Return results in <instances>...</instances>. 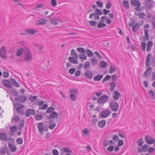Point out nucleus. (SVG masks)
Returning a JSON list of instances; mask_svg holds the SVG:
<instances>
[{"mask_svg":"<svg viewBox=\"0 0 155 155\" xmlns=\"http://www.w3.org/2000/svg\"><path fill=\"white\" fill-rule=\"evenodd\" d=\"M26 51L24 54V59L26 61L30 62L32 59V55L29 49L25 48Z\"/></svg>","mask_w":155,"mask_h":155,"instance_id":"1","label":"nucleus"},{"mask_svg":"<svg viewBox=\"0 0 155 155\" xmlns=\"http://www.w3.org/2000/svg\"><path fill=\"white\" fill-rule=\"evenodd\" d=\"M109 106L110 107L111 109L114 112L117 111L119 109L118 104L117 102L114 101L110 102Z\"/></svg>","mask_w":155,"mask_h":155,"instance_id":"2","label":"nucleus"},{"mask_svg":"<svg viewBox=\"0 0 155 155\" xmlns=\"http://www.w3.org/2000/svg\"><path fill=\"white\" fill-rule=\"evenodd\" d=\"M38 124V131L41 133V134H43V131L45 130V131H47L48 130L47 128H46V130L44 128L43 126L44 124L42 122L38 123L37 124Z\"/></svg>","mask_w":155,"mask_h":155,"instance_id":"3","label":"nucleus"},{"mask_svg":"<svg viewBox=\"0 0 155 155\" xmlns=\"http://www.w3.org/2000/svg\"><path fill=\"white\" fill-rule=\"evenodd\" d=\"M0 56L3 59H6V50L4 46H3L0 49Z\"/></svg>","mask_w":155,"mask_h":155,"instance_id":"4","label":"nucleus"},{"mask_svg":"<svg viewBox=\"0 0 155 155\" xmlns=\"http://www.w3.org/2000/svg\"><path fill=\"white\" fill-rule=\"evenodd\" d=\"M109 97L107 95H103L98 99L97 102L100 104L106 102L108 99Z\"/></svg>","mask_w":155,"mask_h":155,"instance_id":"5","label":"nucleus"},{"mask_svg":"<svg viewBox=\"0 0 155 155\" xmlns=\"http://www.w3.org/2000/svg\"><path fill=\"white\" fill-rule=\"evenodd\" d=\"M146 141L148 144H152L155 142L154 139L152 137L147 136L145 137Z\"/></svg>","mask_w":155,"mask_h":155,"instance_id":"6","label":"nucleus"},{"mask_svg":"<svg viewBox=\"0 0 155 155\" xmlns=\"http://www.w3.org/2000/svg\"><path fill=\"white\" fill-rule=\"evenodd\" d=\"M110 114V110L107 109L101 112L100 116L102 118L107 117Z\"/></svg>","mask_w":155,"mask_h":155,"instance_id":"7","label":"nucleus"},{"mask_svg":"<svg viewBox=\"0 0 155 155\" xmlns=\"http://www.w3.org/2000/svg\"><path fill=\"white\" fill-rule=\"evenodd\" d=\"M27 99L26 96H20L15 98V100L18 102L24 103L26 100Z\"/></svg>","mask_w":155,"mask_h":155,"instance_id":"8","label":"nucleus"},{"mask_svg":"<svg viewBox=\"0 0 155 155\" xmlns=\"http://www.w3.org/2000/svg\"><path fill=\"white\" fill-rule=\"evenodd\" d=\"M10 87H12V85L16 87H19L20 86L19 84L13 78L10 79Z\"/></svg>","mask_w":155,"mask_h":155,"instance_id":"9","label":"nucleus"},{"mask_svg":"<svg viewBox=\"0 0 155 155\" xmlns=\"http://www.w3.org/2000/svg\"><path fill=\"white\" fill-rule=\"evenodd\" d=\"M5 151L7 154H8V153L9 152L7 146H5L4 147H1L0 148V155H2L3 154H5Z\"/></svg>","mask_w":155,"mask_h":155,"instance_id":"10","label":"nucleus"},{"mask_svg":"<svg viewBox=\"0 0 155 155\" xmlns=\"http://www.w3.org/2000/svg\"><path fill=\"white\" fill-rule=\"evenodd\" d=\"M48 21L46 19L44 18L41 19L36 21V23L38 25H44Z\"/></svg>","mask_w":155,"mask_h":155,"instance_id":"11","label":"nucleus"},{"mask_svg":"<svg viewBox=\"0 0 155 155\" xmlns=\"http://www.w3.org/2000/svg\"><path fill=\"white\" fill-rule=\"evenodd\" d=\"M58 115L56 111H53L50 114L48 118V119H50L51 118L56 119L58 118Z\"/></svg>","mask_w":155,"mask_h":155,"instance_id":"12","label":"nucleus"},{"mask_svg":"<svg viewBox=\"0 0 155 155\" xmlns=\"http://www.w3.org/2000/svg\"><path fill=\"white\" fill-rule=\"evenodd\" d=\"M35 111L34 109H28L27 110L26 112V116L27 117H28L31 115H34L35 114Z\"/></svg>","mask_w":155,"mask_h":155,"instance_id":"13","label":"nucleus"},{"mask_svg":"<svg viewBox=\"0 0 155 155\" xmlns=\"http://www.w3.org/2000/svg\"><path fill=\"white\" fill-rule=\"evenodd\" d=\"M152 90H150L148 91V93L150 98L152 100H153L155 99V94Z\"/></svg>","mask_w":155,"mask_h":155,"instance_id":"14","label":"nucleus"},{"mask_svg":"<svg viewBox=\"0 0 155 155\" xmlns=\"http://www.w3.org/2000/svg\"><path fill=\"white\" fill-rule=\"evenodd\" d=\"M89 18L92 20H97L99 18V16L95 13H94L90 15Z\"/></svg>","mask_w":155,"mask_h":155,"instance_id":"15","label":"nucleus"},{"mask_svg":"<svg viewBox=\"0 0 155 155\" xmlns=\"http://www.w3.org/2000/svg\"><path fill=\"white\" fill-rule=\"evenodd\" d=\"M9 88V89L8 90H7L5 89V90L6 91L7 93H11L15 96H18V94L16 91L14 89H9L11 88Z\"/></svg>","mask_w":155,"mask_h":155,"instance_id":"16","label":"nucleus"},{"mask_svg":"<svg viewBox=\"0 0 155 155\" xmlns=\"http://www.w3.org/2000/svg\"><path fill=\"white\" fill-rule=\"evenodd\" d=\"M2 84L3 86L6 87H10V79L9 80L7 79L3 80L2 81Z\"/></svg>","mask_w":155,"mask_h":155,"instance_id":"17","label":"nucleus"},{"mask_svg":"<svg viewBox=\"0 0 155 155\" xmlns=\"http://www.w3.org/2000/svg\"><path fill=\"white\" fill-rule=\"evenodd\" d=\"M0 139L3 140L7 141L9 140V139L7 138L6 134L2 132L0 133Z\"/></svg>","mask_w":155,"mask_h":155,"instance_id":"18","label":"nucleus"},{"mask_svg":"<svg viewBox=\"0 0 155 155\" xmlns=\"http://www.w3.org/2000/svg\"><path fill=\"white\" fill-rule=\"evenodd\" d=\"M8 147L10 150L12 152H15L16 150V147L15 145L11 143H9Z\"/></svg>","mask_w":155,"mask_h":155,"instance_id":"19","label":"nucleus"},{"mask_svg":"<svg viewBox=\"0 0 155 155\" xmlns=\"http://www.w3.org/2000/svg\"><path fill=\"white\" fill-rule=\"evenodd\" d=\"M25 48H21L18 50L17 52L16 55L18 57H20L22 54L23 53H24L25 51Z\"/></svg>","mask_w":155,"mask_h":155,"instance_id":"20","label":"nucleus"},{"mask_svg":"<svg viewBox=\"0 0 155 155\" xmlns=\"http://www.w3.org/2000/svg\"><path fill=\"white\" fill-rule=\"evenodd\" d=\"M84 75L85 76L89 79H91L92 78L93 76L92 73L88 71H87L85 73Z\"/></svg>","mask_w":155,"mask_h":155,"instance_id":"21","label":"nucleus"},{"mask_svg":"<svg viewBox=\"0 0 155 155\" xmlns=\"http://www.w3.org/2000/svg\"><path fill=\"white\" fill-rule=\"evenodd\" d=\"M151 57L152 55L150 54H148L147 56V58L146 61V65L147 67H149L150 65L149 63Z\"/></svg>","mask_w":155,"mask_h":155,"instance_id":"22","label":"nucleus"},{"mask_svg":"<svg viewBox=\"0 0 155 155\" xmlns=\"http://www.w3.org/2000/svg\"><path fill=\"white\" fill-rule=\"evenodd\" d=\"M14 105L15 108H16V110L23 108L24 107L23 104L19 103H15L14 104Z\"/></svg>","mask_w":155,"mask_h":155,"instance_id":"23","label":"nucleus"},{"mask_svg":"<svg viewBox=\"0 0 155 155\" xmlns=\"http://www.w3.org/2000/svg\"><path fill=\"white\" fill-rule=\"evenodd\" d=\"M131 4L134 6H140L141 5L139 1L137 0H133L131 2Z\"/></svg>","mask_w":155,"mask_h":155,"instance_id":"24","label":"nucleus"},{"mask_svg":"<svg viewBox=\"0 0 155 155\" xmlns=\"http://www.w3.org/2000/svg\"><path fill=\"white\" fill-rule=\"evenodd\" d=\"M106 124V121L104 120H102L98 123V126L100 128H103Z\"/></svg>","mask_w":155,"mask_h":155,"instance_id":"25","label":"nucleus"},{"mask_svg":"<svg viewBox=\"0 0 155 155\" xmlns=\"http://www.w3.org/2000/svg\"><path fill=\"white\" fill-rule=\"evenodd\" d=\"M120 94L117 91H115L113 96V98L116 100H118L119 97L120 96Z\"/></svg>","mask_w":155,"mask_h":155,"instance_id":"26","label":"nucleus"},{"mask_svg":"<svg viewBox=\"0 0 155 155\" xmlns=\"http://www.w3.org/2000/svg\"><path fill=\"white\" fill-rule=\"evenodd\" d=\"M103 77V75L98 74L94 76V77L93 79L94 81H99Z\"/></svg>","mask_w":155,"mask_h":155,"instance_id":"27","label":"nucleus"},{"mask_svg":"<svg viewBox=\"0 0 155 155\" xmlns=\"http://www.w3.org/2000/svg\"><path fill=\"white\" fill-rule=\"evenodd\" d=\"M152 5V1L151 0H148L146 2V7L149 8H150Z\"/></svg>","mask_w":155,"mask_h":155,"instance_id":"28","label":"nucleus"},{"mask_svg":"<svg viewBox=\"0 0 155 155\" xmlns=\"http://www.w3.org/2000/svg\"><path fill=\"white\" fill-rule=\"evenodd\" d=\"M140 27V25L139 23H137L135 25H134L132 28V31L133 32L136 31L139 29Z\"/></svg>","mask_w":155,"mask_h":155,"instance_id":"29","label":"nucleus"},{"mask_svg":"<svg viewBox=\"0 0 155 155\" xmlns=\"http://www.w3.org/2000/svg\"><path fill=\"white\" fill-rule=\"evenodd\" d=\"M76 59L73 57H69V61L75 64H77L78 63V60Z\"/></svg>","mask_w":155,"mask_h":155,"instance_id":"30","label":"nucleus"},{"mask_svg":"<svg viewBox=\"0 0 155 155\" xmlns=\"http://www.w3.org/2000/svg\"><path fill=\"white\" fill-rule=\"evenodd\" d=\"M58 20L55 18H52L50 19V23H51V24L56 25H57L58 24V22H57V21Z\"/></svg>","mask_w":155,"mask_h":155,"instance_id":"31","label":"nucleus"},{"mask_svg":"<svg viewBox=\"0 0 155 155\" xmlns=\"http://www.w3.org/2000/svg\"><path fill=\"white\" fill-rule=\"evenodd\" d=\"M149 31L147 30L144 31L145 33V38H144V41H145V39L147 41H148L149 39V35H148Z\"/></svg>","mask_w":155,"mask_h":155,"instance_id":"32","label":"nucleus"},{"mask_svg":"<svg viewBox=\"0 0 155 155\" xmlns=\"http://www.w3.org/2000/svg\"><path fill=\"white\" fill-rule=\"evenodd\" d=\"M86 52L88 57H93L94 55L93 52L89 49L87 50Z\"/></svg>","mask_w":155,"mask_h":155,"instance_id":"33","label":"nucleus"},{"mask_svg":"<svg viewBox=\"0 0 155 155\" xmlns=\"http://www.w3.org/2000/svg\"><path fill=\"white\" fill-rule=\"evenodd\" d=\"M21 122L18 126V129L20 130H22L24 126V120H21Z\"/></svg>","mask_w":155,"mask_h":155,"instance_id":"34","label":"nucleus"},{"mask_svg":"<svg viewBox=\"0 0 155 155\" xmlns=\"http://www.w3.org/2000/svg\"><path fill=\"white\" fill-rule=\"evenodd\" d=\"M152 68H147V70L145 71L144 75L145 76H147L150 73L151 71Z\"/></svg>","mask_w":155,"mask_h":155,"instance_id":"35","label":"nucleus"},{"mask_svg":"<svg viewBox=\"0 0 155 155\" xmlns=\"http://www.w3.org/2000/svg\"><path fill=\"white\" fill-rule=\"evenodd\" d=\"M91 63L93 65H96L97 63V60L95 57H93L91 59Z\"/></svg>","mask_w":155,"mask_h":155,"instance_id":"36","label":"nucleus"},{"mask_svg":"<svg viewBox=\"0 0 155 155\" xmlns=\"http://www.w3.org/2000/svg\"><path fill=\"white\" fill-rule=\"evenodd\" d=\"M37 97L36 96H31L30 97L28 98V100L31 101V102H33L35 100L37 99Z\"/></svg>","mask_w":155,"mask_h":155,"instance_id":"37","label":"nucleus"},{"mask_svg":"<svg viewBox=\"0 0 155 155\" xmlns=\"http://www.w3.org/2000/svg\"><path fill=\"white\" fill-rule=\"evenodd\" d=\"M19 117L17 115H15L13 117L12 120H13L15 122L17 123L19 120Z\"/></svg>","mask_w":155,"mask_h":155,"instance_id":"38","label":"nucleus"},{"mask_svg":"<svg viewBox=\"0 0 155 155\" xmlns=\"http://www.w3.org/2000/svg\"><path fill=\"white\" fill-rule=\"evenodd\" d=\"M79 57L80 59L83 60H86L87 59V57L85 53L80 54L79 55Z\"/></svg>","mask_w":155,"mask_h":155,"instance_id":"39","label":"nucleus"},{"mask_svg":"<svg viewBox=\"0 0 155 155\" xmlns=\"http://www.w3.org/2000/svg\"><path fill=\"white\" fill-rule=\"evenodd\" d=\"M143 142L144 141L143 139L142 138L139 139L137 141L138 145L140 147H141L142 146V144L143 143Z\"/></svg>","mask_w":155,"mask_h":155,"instance_id":"40","label":"nucleus"},{"mask_svg":"<svg viewBox=\"0 0 155 155\" xmlns=\"http://www.w3.org/2000/svg\"><path fill=\"white\" fill-rule=\"evenodd\" d=\"M84 66L85 69L90 68V65L89 62L87 61L85 62L84 64Z\"/></svg>","mask_w":155,"mask_h":155,"instance_id":"41","label":"nucleus"},{"mask_svg":"<svg viewBox=\"0 0 155 155\" xmlns=\"http://www.w3.org/2000/svg\"><path fill=\"white\" fill-rule=\"evenodd\" d=\"M70 97L71 100L74 101L76 100V94L74 93H71Z\"/></svg>","mask_w":155,"mask_h":155,"instance_id":"42","label":"nucleus"},{"mask_svg":"<svg viewBox=\"0 0 155 155\" xmlns=\"http://www.w3.org/2000/svg\"><path fill=\"white\" fill-rule=\"evenodd\" d=\"M137 15L140 18L143 19L145 16V15L144 12H142L137 14Z\"/></svg>","mask_w":155,"mask_h":155,"instance_id":"43","label":"nucleus"},{"mask_svg":"<svg viewBox=\"0 0 155 155\" xmlns=\"http://www.w3.org/2000/svg\"><path fill=\"white\" fill-rule=\"evenodd\" d=\"M146 44L145 42H143L141 43V47L143 49V51L144 52L145 51L146 48Z\"/></svg>","mask_w":155,"mask_h":155,"instance_id":"44","label":"nucleus"},{"mask_svg":"<svg viewBox=\"0 0 155 155\" xmlns=\"http://www.w3.org/2000/svg\"><path fill=\"white\" fill-rule=\"evenodd\" d=\"M35 119L36 120H39L42 119V116L41 114H38L35 116Z\"/></svg>","mask_w":155,"mask_h":155,"instance_id":"45","label":"nucleus"},{"mask_svg":"<svg viewBox=\"0 0 155 155\" xmlns=\"http://www.w3.org/2000/svg\"><path fill=\"white\" fill-rule=\"evenodd\" d=\"M106 25L104 23H102L101 22H99L97 25V27L99 28H102L105 27Z\"/></svg>","mask_w":155,"mask_h":155,"instance_id":"46","label":"nucleus"},{"mask_svg":"<svg viewBox=\"0 0 155 155\" xmlns=\"http://www.w3.org/2000/svg\"><path fill=\"white\" fill-rule=\"evenodd\" d=\"M77 50L78 51L81 53V54L85 53V50L83 48H77Z\"/></svg>","mask_w":155,"mask_h":155,"instance_id":"47","label":"nucleus"},{"mask_svg":"<svg viewBox=\"0 0 155 155\" xmlns=\"http://www.w3.org/2000/svg\"><path fill=\"white\" fill-rule=\"evenodd\" d=\"M123 4L126 8H129V3L125 1H123Z\"/></svg>","mask_w":155,"mask_h":155,"instance_id":"48","label":"nucleus"},{"mask_svg":"<svg viewBox=\"0 0 155 155\" xmlns=\"http://www.w3.org/2000/svg\"><path fill=\"white\" fill-rule=\"evenodd\" d=\"M95 13L97 14L98 15H102L103 13L102 12V10L100 9H99L98 8H97L95 10Z\"/></svg>","mask_w":155,"mask_h":155,"instance_id":"49","label":"nucleus"},{"mask_svg":"<svg viewBox=\"0 0 155 155\" xmlns=\"http://www.w3.org/2000/svg\"><path fill=\"white\" fill-rule=\"evenodd\" d=\"M148 147V145L146 144H144V145L142 146L141 150L143 152H146L147 151V147Z\"/></svg>","mask_w":155,"mask_h":155,"instance_id":"50","label":"nucleus"},{"mask_svg":"<svg viewBox=\"0 0 155 155\" xmlns=\"http://www.w3.org/2000/svg\"><path fill=\"white\" fill-rule=\"evenodd\" d=\"M107 65V63L104 61H102L100 63V67L101 68H105L106 66Z\"/></svg>","mask_w":155,"mask_h":155,"instance_id":"51","label":"nucleus"},{"mask_svg":"<svg viewBox=\"0 0 155 155\" xmlns=\"http://www.w3.org/2000/svg\"><path fill=\"white\" fill-rule=\"evenodd\" d=\"M10 131L14 133L16 132L17 130V127L16 126H14L10 128Z\"/></svg>","mask_w":155,"mask_h":155,"instance_id":"52","label":"nucleus"},{"mask_svg":"<svg viewBox=\"0 0 155 155\" xmlns=\"http://www.w3.org/2000/svg\"><path fill=\"white\" fill-rule=\"evenodd\" d=\"M97 24V22L96 21H89L90 25L92 26H95Z\"/></svg>","mask_w":155,"mask_h":155,"instance_id":"53","label":"nucleus"},{"mask_svg":"<svg viewBox=\"0 0 155 155\" xmlns=\"http://www.w3.org/2000/svg\"><path fill=\"white\" fill-rule=\"evenodd\" d=\"M56 126V124L54 123H51L48 126L49 129L52 130L53 129L54 127Z\"/></svg>","mask_w":155,"mask_h":155,"instance_id":"54","label":"nucleus"},{"mask_svg":"<svg viewBox=\"0 0 155 155\" xmlns=\"http://www.w3.org/2000/svg\"><path fill=\"white\" fill-rule=\"evenodd\" d=\"M110 76L109 75H107L102 80V82H104L108 80L110 78Z\"/></svg>","mask_w":155,"mask_h":155,"instance_id":"55","label":"nucleus"},{"mask_svg":"<svg viewBox=\"0 0 155 155\" xmlns=\"http://www.w3.org/2000/svg\"><path fill=\"white\" fill-rule=\"evenodd\" d=\"M97 5L100 8H102L103 7V3L100 1H98L96 2Z\"/></svg>","mask_w":155,"mask_h":155,"instance_id":"56","label":"nucleus"},{"mask_svg":"<svg viewBox=\"0 0 155 155\" xmlns=\"http://www.w3.org/2000/svg\"><path fill=\"white\" fill-rule=\"evenodd\" d=\"M63 150L66 153H71V151L68 147H64L63 148Z\"/></svg>","mask_w":155,"mask_h":155,"instance_id":"57","label":"nucleus"},{"mask_svg":"<svg viewBox=\"0 0 155 155\" xmlns=\"http://www.w3.org/2000/svg\"><path fill=\"white\" fill-rule=\"evenodd\" d=\"M48 105L45 104H44L43 106L40 107H39V109L40 110H45L48 107Z\"/></svg>","mask_w":155,"mask_h":155,"instance_id":"58","label":"nucleus"},{"mask_svg":"<svg viewBox=\"0 0 155 155\" xmlns=\"http://www.w3.org/2000/svg\"><path fill=\"white\" fill-rule=\"evenodd\" d=\"M97 121L98 120L97 118L93 119L91 121V124L93 125H95Z\"/></svg>","mask_w":155,"mask_h":155,"instance_id":"59","label":"nucleus"},{"mask_svg":"<svg viewBox=\"0 0 155 155\" xmlns=\"http://www.w3.org/2000/svg\"><path fill=\"white\" fill-rule=\"evenodd\" d=\"M16 141L17 142L20 144H21L23 143V139L21 138H19L17 139Z\"/></svg>","mask_w":155,"mask_h":155,"instance_id":"60","label":"nucleus"},{"mask_svg":"<svg viewBox=\"0 0 155 155\" xmlns=\"http://www.w3.org/2000/svg\"><path fill=\"white\" fill-rule=\"evenodd\" d=\"M116 70L115 68L114 67H113L112 65L110 66V70L109 71V73H112L114 72Z\"/></svg>","mask_w":155,"mask_h":155,"instance_id":"61","label":"nucleus"},{"mask_svg":"<svg viewBox=\"0 0 155 155\" xmlns=\"http://www.w3.org/2000/svg\"><path fill=\"white\" fill-rule=\"evenodd\" d=\"M75 70V68H70L69 70V72L70 74H72L74 73Z\"/></svg>","mask_w":155,"mask_h":155,"instance_id":"62","label":"nucleus"},{"mask_svg":"<svg viewBox=\"0 0 155 155\" xmlns=\"http://www.w3.org/2000/svg\"><path fill=\"white\" fill-rule=\"evenodd\" d=\"M51 5L53 6H55L57 5V2L56 0H52L50 2Z\"/></svg>","mask_w":155,"mask_h":155,"instance_id":"63","label":"nucleus"},{"mask_svg":"<svg viewBox=\"0 0 155 155\" xmlns=\"http://www.w3.org/2000/svg\"><path fill=\"white\" fill-rule=\"evenodd\" d=\"M52 153L53 155H58L59 152L56 149H54L52 151Z\"/></svg>","mask_w":155,"mask_h":155,"instance_id":"64","label":"nucleus"}]
</instances>
